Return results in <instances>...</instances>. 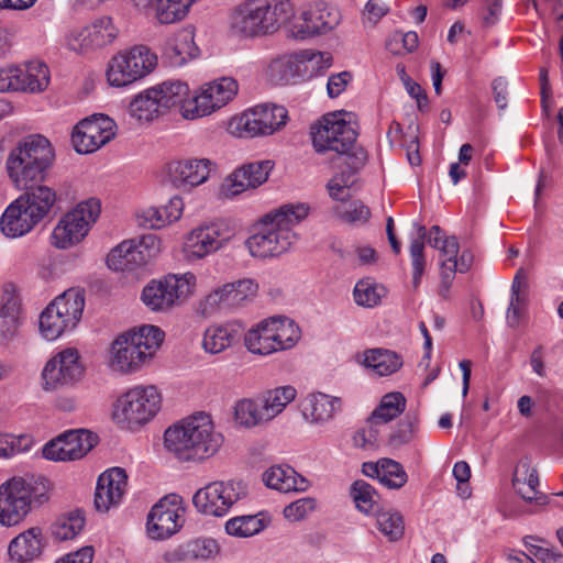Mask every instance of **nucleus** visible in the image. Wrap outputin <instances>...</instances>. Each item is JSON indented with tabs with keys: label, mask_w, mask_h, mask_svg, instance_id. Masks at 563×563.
Listing matches in <instances>:
<instances>
[{
	"label": "nucleus",
	"mask_w": 563,
	"mask_h": 563,
	"mask_svg": "<svg viewBox=\"0 0 563 563\" xmlns=\"http://www.w3.org/2000/svg\"><path fill=\"white\" fill-rule=\"evenodd\" d=\"M309 213L305 203L285 205L265 214L254 225L244 241V246L253 258H274L286 253L295 243V225Z\"/></svg>",
	"instance_id": "1"
},
{
	"label": "nucleus",
	"mask_w": 563,
	"mask_h": 563,
	"mask_svg": "<svg viewBox=\"0 0 563 563\" xmlns=\"http://www.w3.org/2000/svg\"><path fill=\"white\" fill-rule=\"evenodd\" d=\"M223 440L211 416L206 412H196L167 428L164 433L166 450L186 462L210 459L219 452Z\"/></svg>",
	"instance_id": "2"
},
{
	"label": "nucleus",
	"mask_w": 563,
	"mask_h": 563,
	"mask_svg": "<svg viewBox=\"0 0 563 563\" xmlns=\"http://www.w3.org/2000/svg\"><path fill=\"white\" fill-rule=\"evenodd\" d=\"M165 338L162 329L144 324L118 335L106 356L107 368L115 375H133L148 364Z\"/></svg>",
	"instance_id": "3"
},
{
	"label": "nucleus",
	"mask_w": 563,
	"mask_h": 563,
	"mask_svg": "<svg viewBox=\"0 0 563 563\" xmlns=\"http://www.w3.org/2000/svg\"><path fill=\"white\" fill-rule=\"evenodd\" d=\"M55 161L51 142L43 135L24 137L14 146L5 159V170L10 181L18 189L45 180Z\"/></svg>",
	"instance_id": "4"
},
{
	"label": "nucleus",
	"mask_w": 563,
	"mask_h": 563,
	"mask_svg": "<svg viewBox=\"0 0 563 563\" xmlns=\"http://www.w3.org/2000/svg\"><path fill=\"white\" fill-rule=\"evenodd\" d=\"M292 2H241L228 18L230 36L239 40L254 38L286 29L292 16Z\"/></svg>",
	"instance_id": "5"
},
{
	"label": "nucleus",
	"mask_w": 563,
	"mask_h": 563,
	"mask_svg": "<svg viewBox=\"0 0 563 563\" xmlns=\"http://www.w3.org/2000/svg\"><path fill=\"white\" fill-rule=\"evenodd\" d=\"M163 395L155 385H134L121 393L112 404L111 418L122 430L137 431L161 411Z\"/></svg>",
	"instance_id": "6"
},
{
	"label": "nucleus",
	"mask_w": 563,
	"mask_h": 563,
	"mask_svg": "<svg viewBox=\"0 0 563 563\" xmlns=\"http://www.w3.org/2000/svg\"><path fill=\"white\" fill-rule=\"evenodd\" d=\"M49 482L44 477H13L0 485V525H19L33 505L48 499Z\"/></svg>",
	"instance_id": "7"
},
{
	"label": "nucleus",
	"mask_w": 563,
	"mask_h": 563,
	"mask_svg": "<svg viewBox=\"0 0 563 563\" xmlns=\"http://www.w3.org/2000/svg\"><path fill=\"white\" fill-rule=\"evenodd\" d=\"M85 308L84 292L70 288L56 297L40 316V333L46 341H55L71 332L79 323Z\"/></svg>",
	"instance_id": "8"
},
{
	"label": "nucleus",
	"mask_w": 563,
	"mask_h": 563,
	"mask_svg": "<svg viewBox=\"0 0 563 563\" xmlns=\"http://www.w3.org/2000/svg\"><path fill=\"white\" fill-rule=\"evenodd\" d=\"M158 57L146 45H135L114 54L108 62L106 78L113 88H125L152 74Z\"/></svg>",
	"instance_id": "9"
},
{
	"label": "nucleus",
	"mask_w": 563,
	"mask_h": 563,
	"mask_svg": "<svg viewBox=\"0 0 563 563\" xmlns=\"http://www.w3.org/2000/svg\"><path fill=\"white\" fill-rule=\"evenodd\" d=\"M196 288L195 274H168L162 279L151 280L143 288L141 300L151 311H168L187 301L196 292Z\"/></svg>",
	"instance_id": "10"
},
{
	"label": "nucleus",
	"mask_w": 563,
	"mask_h": 563,
	"mask_svg": "<svg viewBox=\"0 0 563 563\" xmlns=\"http://www.w3.org/2000/svg\"><path fill=\"white\" fill-rule=\"evenodd\" d=\"M101 212L98 199L90 198L76 205L63 216L51 234V243L59 250L70 249L80 243L97 222Z\"/></svg>",
	"instance_id": "11"
},
{
	"label": "nucleus",
	"mask_w": 563,
	"mask_h": 563,
	"mask_svg": "<svg viewBox=\"0 0 563 563\" xmlns=\"http://www.w3.org/2000/svg\"><path fill=\"white\" fill-rule=\"evenodd\" d=\"M121 34V29L112 16L101 15L84 27L67 31L63 45L77 54H87L114 46Z\"/></svg>",
	"instance_id": "12"
},
{
	"label": "nucleus",
	"mask_w": 563,
	"mask_h": 563,
	"mask_svg": "<svg viewBox=\"0 0 563 563\" xmlns=\"http://www.w3.org/2000/svg\"><path fill=\"white\" fill-rule=\"evenodd\" d=\"M239 84L232 77H220L201 85L183 108V118L196 120L211 115L234 99Z\"/></svg>",
	"instance_id": "13"
},
{
	"label": "nucleus",
	"mask_w": 563,
	"mask_h": 563,
	"mask_svg": "<svg viewBox=\"0 0 563 563\" xmlns=\"http://www.w3.org/2000/svg\"><path fill=\"white\" fill-rule=\"evenodd\" d=\"M288 120V111L278 104H258L234 117L229 123L232 134L240 137L271 135L280 130Z\"/></svg>",
	"instance_id": "14"
},
{
	"label": "nucleus",
	"mask_w": 563,
	"mask_h": 563,
	"mask_svg": "<svg viewBox=\"0 0 563 563\" xmlns=\"http://www.w3.org/2000/svg\"><path fill=\"white\" fill-rule=\"evenodd\" d=\"M234 228L228 220L218 219L194 228L183 243L188 262H196L223 249L234 236Z\"/></svg>",
	"instance_id": "15"
},
{
	"label": "nucleus",
	"mask_w": 563,
	"mask_h": 563,
	"mask_svg": "<svg viewBox=\"0 0 563 563\" xmlns=\"http://www.w3.org/2000/svg\"><path fill=\"white\" fill-rule=\"evenodd\" d=\"M247 496L246 485L241 481H217L198 489L192 504L199 514L210 517L225 516L233 505Z\"/></svg>",
	"instance_id": "16"
},
{
	"label": "nucleus",
	"mask_w": 563,
	"mask_h": 563,
	"mask_svg": "<svg viewBox=\"0 0 563 563\" xmlns=\"http://www.w3.org/2000/svg\"><path fill=\"white\" fill-rule=\"evenodd\" d=\"M312 144L318 153H346L356 140V132L343 112L328 113L311 129Z\"/></svg>",
	"instance_id": "17"
},
{
	"label": "nucleus",
	"mask_w": 563,
	"mask_h": 563,
	"mask_svg": "<svg viewBox=\"0 0 563 563\" xmlns=\"http://www.w3.org/2000/svg\"><path fill=\"white\" fill-rule=\"evenodd\" d=\"M85 374V365L75 347H65L54 354L42 371L43 388L53 391L74 386Z\"/></svg>",
	"instance_id": "18"
},
{
	"label": "nucleus",
	"mask_w": 563,
	"mask_h": 563,
	"mask_svg": "<svg viewBox=\"0 0 563 563\" xmlns=\"http://www.w3.org/2000/svg\"><path fill=\"white\" fill-rule=\"evenodd\" d=\"M213 166L209 158L172 159L162 167L161 180L174 189L190 191L209 179Z\"/></svg>",
	"instance_id": "19"
},
{
	"label": "nucleus",
	"mask_w": 563,
	"mask_h": 563,
	"mask_svg": "<svg viewBox=\"0 0 563 563\" xmlns=\"http://www.w3.org/2000/svg\"><path fill=\"white\" fill-rule=\"evenodd\" d=\"M185 522V507L179 495L159 499L147 515L146 531L153 540H165L177 533Z\"/></svg>",
	"instance_id": "20"
},
{
	"label": "nucleus",
	"mask_w": 563,
	"mask_h": 563,
	"mask_svg": "<svg viewBox=\"0 0 563 563\" xmlns=\"http://www.w3.org/2000/svg\"><path fill=\"white\" fill-rule=\"evenodd\" d=\"M117 134V124L107 114L96 113L81 120L74 129L71 141L76 152L93 153Z\"/></svg>",
	"instance_id": "21"
},
{
	"label": "nucleus",
	"mask_w": 563,
	"mask_h": 563,
	"mask_svg": "<svg viewBox=\"0 0 563 563\" xmlns=\"http://www.w3.org/2000/svg\"><path fill=\"white\" fill-rule=\"evenodd\" d=\"M97 437L87 430H69L43 446V456L55 462L75 461L84 457L96 444Z\"/></svg>",
	"instance_id": "22"
},
{
	"label": "nucleus",
	"mask_w": 563,
	"mask_h": 563,
	"mask_svg": "<svg viewBox=\"0 0 563 563\" xmlns=\"http://www.w3.org/2000/svg\"><path fill=\"white\" fill-rule=\"evenodd\" d=\"M43 528L32 526L18 532L9 540L4 554L5 563H37L47 548Z\"/></svg>",
	"instance_id": "23"
},
{
	"label": "nucleus",
	"mask_w": 563,
	"mask_h": 563,
	"mask_svg": "<svg viewBox=\"0 0 563 563\" xmlns=\"http://www.w3.org/2000/svg\"><path fill=\"white\" fill-rule=\"evenodd\" d=\"M428 243L439 250L441 256V269L465 273L470 269L473 255L470 251L460 253V245L455 236H445L440 227L433 225L429 230Z\"/></svg>",
	"instance_id": "24"
},
{
	"label": "nucleus",
	"mask_w": 563,
	"mask_h": 563,
	"mask_svg": "<svg viewBox=\"0 0 563 563\" xmlns=\"http://www.w3.org/2000/svg\"><path fill=\"white\" fill-rule=\"evenodd\" d=\"M128 492V474L121 467H112L99 475L95 506L98 511H108L118 507Z\"/></svg>",
	"instance_id": "25"
},
{
	"label": "nucleus",
	"mask_w": 563,
	"mask_h": 563,
	"mask_svg": "<svg viewBox=\"0 0 563 563\" xmlns=\"http://www.w3.org/2000/svg\"><path fill=\"white\" fill-rule=\"evenodd\" d=\"M340 397L321 391L309 393L300 399L299 410L308 424L324 426L342 410Z\"/></svg>",
	"instance_id": "26"
},
{
	"label": "nucleus",
	"mask_w": 563,
	"mask_h": 563,
	"mask_svg": "<svg viewBox=\"0 0 563 563\" xmlns=\"http://www.w3.org/2000/svg\"><path fill=\"white\" fill-rule=\"evenodd\" d=\"M199 47L195 43L194 26H186L173 35L164 43L162 54L173 67H181L189 60L199 56Z\"/></svg>",
	"instance_id": "27"
},
{
	"label": "nucleus",
	"mask_w": 563,
	"mask_h": 563,
	"mask_svg": "<svg viewBox=\"0 0 563 563\" xmlns=\"http://www.w3.org/2000/svg\"><path fill=\"white\" fill-rule=\"evenodd\" d=\"M242 333L243 327L239 321L210 324L202 334V349L208 354H219L235 345Z\"/></svg>",
	"instance_id": "28"
},
{
	"label": "nucleus",
	"mask_w": 563,
	"mask_h": 563,
	"mask_svg": "<svg viewBox=\"0 0 563 563\" xmlns=\"http://www.w3.org/2000/svg\"><path fill=\"white\" fill-rule=\"evenodd\" d=\"M21 201L14 199L0 218L1 232L9 239L24 236L40 223Z\"/></svg>",
	"instance_id": "29"
},
{
	"label": "nucleus",
	"mask_w": 563,
	"mask_h": 563,
	"mask_svg": "<svg viewBox=\"0 0 563 563\" xmlns=\"http://www.w3.org/2000/svg\"><path fill=\"white\" fill-rule=\"evenodd\" d=\"M184 206L183 198L174 196L165 206L147 207L140 210L136 213L137 223L148 229H163L181 218Z\"/></svg>",
	"instance_id": "30"
},
{
	"label": "nucleus",
	"mask_w": 563,
	"mask_h": 563,
	"mask_svg": "<svg viewBox=\"0 0 563 563\" xmlns=\"http://www.w3.org/2000/svg\"><path fill=\"white\" fill-rule=\"evenodd\" d=\"M512 485L521 498L528 503L545 505L549 501V497L537 489L539 486L538 473L528 457L521 459L517 464Z\"/></svg>",
	"instance_id": "31"
},
{
	"label": "nucleus",
	"mask_w": 563,
	"mask_h": 563,
	"mask_svg": "<svg viewBox=\"0 0 563 563\" xmlns=\"http://www.w3.org/2000/svg\"><path fill=\"white\" fill-rule=\"evenodd\" d=\"M362 473L378 482L389 489H399L408 481L404 466L391 459H380L377 462H365L362 465Z\"/></svg>",
	"instance_id": "32"
},
{
	"label": "nucleus",
	"mask_w": 563,
	"mask_h": 563,
	"mask_svg": "<svg viewBox=\"0 0 563 563\" xmlns=\"http://www.w3.org/2000/svg\"><path fill=\"white\" fill-rule=\"evenodd\" d=\"M292 16L286 21L288 34L296 40H306L314 35L322 34V30H312L318 26L322 19L314 14V8L311 2H303L300 7L291 4Z\"/></svg>",
	"instance_id": "33"
},
{
	"label": "nucleus",
	"mask_w": 563,
	"mask_h": 563,
	"mask_svg": "<svg viewBox=\"0 0 563 563\" xmlns=\"http://www.w3.org/2000/svg\"><path fill=\"white\" fill-rule=\"evenodd\" d=\"M406 402L405 396L399 391H393L384 395L380 398L378 406L368 418L367 423L369 438L377 441V428L380 424H385L400 416L406 409Z\"/></svg>",
	"instance_id": "34"
},
{
	"label": "nucleus",
	"mask_w": 563,
	"mask_h": 563,
	"mask_svg": "<svg viewBox=\"0 0 563 563\" xmlns=\"http://www.w3.org/2000/svg\"><path fill=\"white\" fill-rule=\"evenodd\" d=\"M23 189L25 192L18 198L22 200L21 202L25 205L30 213L41 222L49 214L57 201L56 190L43 184H32L29 188Z\"/></svg>",
	"instance_id": "35"
},
{
	"label": "nucleus",
	"mask_w": 563,
	"mask_h": 563,
	"mask_svg": "<svg viewBox=\"0 0 563 563\" xmlns=\"http://www.w3.org/2000/svg\"><path fill=\"white\" fill-rule=\"evenodd\" d=\"M263 482L268 488L280 493L306 492L309 488V482L287 465H276L266 470L263 473Z\"/></svg>",
	"instance_id": "36"
},
{
	"label": "nucleus",
	"mask_w": 563,
	"mask_h": 563,
	"mask_svg": "<svg viewBox=\"0 0 563 563\" xmlns=\"http://www.w3.org/2000/svg\"><path fill=\"white\" fill-rule=\"evenodd\" d=\"M358 362L376 376H389L398 372L404 364L399 354L385 349L366 350L358 356Z\"/></svg>",
	"instance_id": "37"
},
{
	"label": "nucleus",
	"mask_w": 563,
	"mask_h": 563,
	"mask_svg": "<svg viewBox=\"0 0 563 563\" xmlns=\"http://www.w3.org/2000/svg\"><path fill=\"white\" fill-rule=\"evenodd\" d=\"M164 111L178 107L183 115V108L191 99L189 85L181 79H168L152 86Z\"/></svg>",
	"instance_id": "38"
},
{
	"label": "nucleus",
	"mask_w": 563,
	"mask_h": 563,
	"mask_svg": "<svg viewBox=\"0 0 563 563\" xmlns=\"http://www.w3.org/2000/svg\"><path fill=\"white\" fill-rule=\"evenodd\" d=\"M243 341L247 352L253 355L269 356L278 353L267 318L247 329Z\"/></svg>",
	"instance_id": "39"
},
{
	"label": "nucleus",
	"mask_w": 563,
	"mask_h": 563,
	"mask_svg": "<svg viewBox=\"0 0 563 563\" xmlns=\"http://www.w3.org/2000/svg\"><path fill=\"white\" fill-rule=\"evenodd\" d=\"M257 395L242 398L233 406V420L243 429H254L269 423Z\"/></svg>",
	"instance_id": "40"
},
{
	"label": "nucleus",
	"mask_w": 563,
	"mask_h": 563,
	"mask_svg": "<svg viewBox=\"0 0 563 563\" xmlns=\"http://www.w3.org/2000/svg\"><path fill=\"white\" fill-rule=\"evenodd\" d=\"M21 70V92L41 93L45 91L51 82L48 66L40 60L33 59L19 65Z\"/></svg>",
	"instance_id": "41"
},
{
	"label": "nucleus",
	"mask_w": 563,
	"mask_h": 563,
	"mask_svg": "<svg viewBox=\"0 0 563 563\" xmlns=\"http://www.w3.org/2000/svg\"><path fill=\"white\" fill-rule=\"evenodd\" d=\"M264 412L269 422L280 416L297 397V389L291 385H283L257 394Z\"/></svg>",
	"instance_id": "42"
},
{
	"label": "nucleus",
	"mask_w": 563,
	"mask_h": 563,
	"mask_svg": "<svg viewBox=\"0 0 563 563\" xmlns=\"http://www.w3.org/2000/svg\"><path fill=\"white\" fill-rule=\"evenodd\" d=\"M126 111L137 122H151L164 110L152 87H148L131 97Z\"/></svg>",
	"instance_id": "43"
},
{
	"label": "nucleus",
	"mask_w": 563,
	"mask_h": 563,
	"mask_svg": "<svg viewBox=\"0 0 563 563\" xmlns=\"http://www.w3.org/2000/svg\"><path fill=\"white\" fill-rule=\"evenodd\" d=\"M267 320L278 353L296 346L301 339V330L292 319L285 316H275L267 318Z\"/></svg>",
	"instance_id": "44"
},
{
	"label": "nucleus",
	"mask_w": 563,
	"mask_h": 563,
	"mask_svg": "<svg viewBox=\"0 0 563 563\" xmlns=\"http://www.w3.org/2000/svg\"><path fill=\"white\" fill-rule=\"evenodd\" d=\"M410 257L412 264V284L418 287L426 267L424 258V240L427 238L426 227L419 222L412 223V231L410 232Z\"/></svg>",
	"instance_id": "45"
},
{
	"label": "nucleus",
	"mask_w": 563,
	"mask_h": 563,
	"mask_svg": "<svg viewBox=\"0 0 563 563\" xmlns=\"http://www.w3.org/2000/svg\"><path fill=\"white\" fill-rule=\"evenodd\" d=\"M219 547L211 538L196 539L177 548L167 560H208L216 556Z\"/></svg>",
	"instance_id": "46"
},
{
	"label": "nucleus",
	"mask_w": 563,
	"mask_h": 563,
	"mask_svg": "<svg viewBox=\"0 0 563 563\" xmlns=\"http://www.w3.org/2000/svg\"><path fill=\"white\" fill-rule=\"evenodd\" d=\"M192 2H147L146 13L159 24H172L184 20Z\"/></svg>",
	"instance_id": "47"
},
{
	"label": "nucleus",
	"mask_w": 563,
	"mask_h": 563,
	"mask_svg": "<svg viewBox=\"0 0 563 563\" xmlns=\"http://www.w3.org/2000/svg\"><path fill=\"white\" fill-rule=\"evenodd\" d=\"M85 517L79 510L57 518L51 526V534L56 541H68L78 537L85 528Z\"/></svg>",
	"instance_id": "48"
},
{
	"label": "nucleus",
	"mask_w": 563,
	"mask_h": 563,
	"mask_svg": "<svg viewBox=\"0 0 563 563\" xmlns=\"http://www.w3.org/2000/svg\"><path fill=\"white\" fill-rule=\"evenodd\" d=\"M107 265L117 272L133 271L142 266L134 249V241H123L113 247L107 256Z\"/></svg>",
	"instance_id": "49"
},
{
	"label": "nucleus",
	"mask_w": 563,
	"mask_h": 563,
	"mask_svg": "<svg viewBox=\"0 0 563 563\" xmlns=\"http://www.w3.org/2000/svg\"><path fill=\"white\" fill-rule=\"evenodd\" d=\"M528 301V286L521 273L518 272L511 285L510 301L507 309V323L515 328L519 324L520 318L526 309Z\"/></svg>",
	"instance_id": "50"
},
{
	"label": "nucleus",
	"mask_w": 563,
	"mask_h": 563,
	"mask_svg": "<svg viewBox=\"0 0 563 563\" xmlns=\"http://www.w3.org/2000/svg\"><path fill=\"white\" fill-rule=\"evenodd\" d=\"M296 59L303 76L313 77L321 75L333 64V57L329 52H317L313 49H302L296 53Z\"/></svg>",
	"instance_id": "51"
},
{
	"label": "nucleus",
	"mask_w": 563,
	"mask_h": 563,
	"mask_svg": "<svg viewBox=\"0 0 563 563\" xmlns=\"http://www.w3.org/2000/svg\"><path fill=\"white\" fill-rule=\"evenodd\" d=\"M377 529L389 540L397 541L404 536L402 515L393 508H378L374 512Z\"/></svg>",
	"instance_id": "52"
},
{
	"label": "nucleus",
	"mask_w": 563,
	"mask_h": 563,
	"mask_svg": "<svg viewBox=\"0 0 563 563\" xmlns=\"http://www.w3.org/2000/svg\"><path fill=\"white\" fill-rule=\"evenodd\" d=\"M350 496L353 499L356 509L368 516L377 510L379 495L376 489L367 482L357 479L350 487Z\"/></svg>",
	"instance_id": "53"
},
{
	"label": "nucleus",
	"mask_w": 563,
	"mask_h": 563,
	"mask_svg": "<svg viewBox=\"0 0 563 563\" xmlns=\"http://www.w3.org/2000/svg\"><path fill=\"white\" fill-rule=\"evenodd\" d=\"M387 290L372 278L358 280L353 289V298L357 306L373 308L386 296Z\"/></svg>",
	"instance_id": "54"
},
{
	"label": "nucleus",
	"mask_w": 563,
	"mask_h": 563,
	"mask_svg": "<svg viewBox=\"0 0 563 563\" xmlns=\"http://www.w3.org/2000/svg\"><path fill=\"white\" fill-rule=\"evenodd\" d=\"M225 532L238 538H249L260 533L265 523L258 515L238 516L225 522Z\"/></svg>",
	"instance_id": "55"
},
{
	"label": "nucleus",
	"mask_w": 563,
	"mask_h": 563,
	"mask_svg": "<svg viewBox=\"0 0 563 563\" xmlns=\"http://www.w3.org/2000/svg\"><path fill=\"white\" fill-rule=\"evenodd\" d=\"M267 74L275 82H287L296 75H299L300 68L296 59V53L273 59L267 67Z\"/></svg>",
	"instance_id": "56"
},
{
	"label": "nucleus",
	"mask_w": 563,
	"mask_h": 563,
	"mask_svg": "<svg viewBox=\"0 0 563 563\" xmlns=\"http://www.w3.org/2000/svg\"><path fill=\"white\" fill-rule=\"evenodd\" d=\"M334 213L340 220L352 224H363L371 217L369 208L360 200L336 206Z\"/></svg>",
	"instance_id": "57"
},
{
	"label": "nucleus",
	"mask_w": 563,
	"mask_h": 563,
	"mask_svg": "<svg viewBox=\"0 0 563 563\" xmlns=\"http://www.w3.org/2000/svg\"><path fill=\"white\" fill-rule=\"evenodd\" d=\"M355 181L356 175L353 170L334 175L327 185L330 197L343 202L351 196V188Z\"/></svg>",
	"instance_id": "58"
},
{
	"label": "nucleus",
	"mask_w": 563,
	"mask_h": 563,
	"mask_svg": "<svg viewBox=\"0 0 563 563\" xmlns=\"http://www.w3.org/2000/svg\"><path fill=\"white\" fill-rule=\"evenodd\" d=\"M314 8V14H319L321 22L312 30H322L327 33L336 27L341 20V13L334 2H311Z\"/></svg>",
	"instance_id": "59"
},
{
	"label": "nucleus",
	"mask_w": 563,
	"mask_h": 563,
	"mask_svg": "<svg viewBox=\"0 0 563 563\" xmlns=\"http://www.w3.org/2000/svg\"><path fill=\"white\" fill-rule=\"evenodd\" d=\"M134 249L137 252L139 263L143 266L161 253L162 241L156 234H144L137 242L134 241Z\"/></svg>",
	"instance_id": "60"
},
{
	"label": "nucleus",
	"mask_w": 563,
	"mask_h": 563,
	"mask_svg": "<svg viewBox=\"0 0 563 563\" xmlns=\"http://www.w3.org/2000/svg\"><path fill=\"white\" fill-rule=\"evenodd\" d=\"M274 162L271 159L256 161L241 166V170L245 173L247 181L252 188L263 185L274 168Z\"/></svg>",
	"instance_id": "61"
},
{
	"label": "nucleus",
	"mask_w": 563,
	"mask_h": 563,
	"mask_svg": "<svg viewBox=\"0 0 563 563\" xmlns=\"http://www.w3.org/2000/svg\"><path fill=\"white\" fill-rule=\"evenodd\" d=\"M21 324L20 310L14 300H8L0 309V332L4 336L15 333Z\"/></svg>",
	"instance_id": "62"
},
{
	"label": "nucleus",
	"mask_w": 563,
	"mask_h": 563,
	"mask_svg": "<svg viewBox=\"0 0 563 563\" xmlns=\"http://www.w3.org/2000/svg\"><path fill=\"white\" fill-rule=\"evenodd\" d=\"M317 508V500L312 497L299 498L284 508V517L290 522L306 519Z\"/></svg>",
	"instance_id": "63"
},
{
	"label": "nucleus",
	"mask_w": 563,
	"mask_h": 563,
	"mask_svg": "<svg viewBox=\"0 0 563 563\" xmlns=\"http://www.w3.org/2000/svg\"><path fill=\"white\" fill-rule=\"evenodd\" d=\"M538 540L531 536L526 537L523 543L529 553L542 563H563V554L553 548L537 544Z\"/></svg>",
	"instance_id": "64"
}]
</instances>
